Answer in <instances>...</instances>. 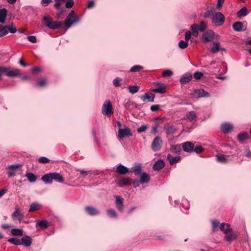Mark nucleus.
<instances>
[{
  "label": "nucleus",
  "mask_w": 251,
  "mask_h": 251,
  "mask_svg": "<svg viewBox=\"0 0 251 251\" xmlns=\"http://www.w3.org/2000/svg\"><path fill=\"white\" fill-rule=\"evenodd\" d=\"M45 25L50 29H56L62 26L67 28L70 27L73 24L79 21L78 17L75 14V11L72 10L65 19L64 23L57 21H52V18L50 16H45L43 18Z\"/></svg>",
  "instance_id": "obj_1"
},
{
  "label": "nucleus",
  "mask_w": 251,
  "mask_h": 251,
  "mask_svg": "<svg viewBox=\"0 0 251 251\" xmlns=\"http://www.w3.org/2000/svg\"><path fill=\"white\" fill-rule=\"evenodd\" d=\"M21 73V70L18 69L11 70L10 68L0 66V80L2 79L1 76L3 74L9 77H13L19 75Z\"/></svg>",
  "instance_id": "obj_2"
},
{
  "label": "nucleus",
  "mask_w": 251,
  "mask_h": 251,
  "mask_svg": "<svg viewBox=\"0 0 251 251\" xmlns=\"http://www.w3.org/2000/svg\"><path fill=\"white\" fill-rule=\"evenodd\" d=\"M112 105L109 100H106L104 101L102 106L101 111L103 114L109 116L113 114Z\"/></svg>",
  "instance_id": "obj_3"
},
{
  "label": "nucleus",
  "mask_w": 251,
  "mask_h": 251,
  "mask_svg": "<svg viewBox=\"0 0 251 251\" xmlns=\"http://www.w3.org/2000/svg\"><path fill=\"white\" fill-rule=\"evenodd\" d=\"M213 22L217 26L222 25L225 22V16L220 12H215L214 15L212 17Z\"/></svg>",
  "instance_id": "obj_4"
},
{
  "label": "nucleus",
  "mask_w": 251,
  "mask_h": 251,
  "mask_svg": "<svg viewBox=\"0 0 251 251\" xmlns=\"http://www.w3.org/2000/svg\"><path fill=\"white\" fill-rule=\"evenodd\" d=\"M214 38V32L212 30H208L205 32L201 36V41L206 44L213 40Z\"/></svg>",
  "instance_id": "obj_5"
},
{
  "label": "nucleus",
  "mask_w": 251,
  "mask_h": 251,
  "mask_svg": "<svg viewBox=\"0 0 251 251\" xmlns=\"http://www.w3.org/2000/svg\"><path fill=\"white\" fill-rule=\"evenodd\" d=\"M153 85L156 88L152 90L153 92L159 94H164L166 93V86L164 83L156 82L153 83Z\"/></svg>",
  "instance_id": "obj_6"
},
{
  "label": "nucleus",
  "mask_w": 251,
  "mask_h": 251,
  "mask_svg": "<svg viewBox=\"0 0 251 251\" xmlns=\"http://www.w3.org/2000/svg\"><path fill=\"white\" fill-rule=\"evenodd\" d=\"M132 135V134L128 127L119 128L118 130V137L120 138H123L126 136H131Z\"/></svg>",
  "instance_id": "obj_7"
},
{
  "label": "nucleus",
  "mask_w": 251,
  "mask_h": 251,
  "mask_svg": "<svg viewBox=\"0 0 251 251\" xmlns=\"http://www.w3.org/2000/svg\"><path fill=\"white\" fill-rule=\"evenodd\" d=\"M162 140L159 136L156 137L151 144V149L153 151H158L161 149Z\"/></svg>",
  "instance_id": "obj_8"
},
{
  "label": "nucleus",
  "mask_w": 251,
  "mask_h": 251,
  "mask_svg": "<svg viewBox=\"0 0 251 251\" xmlns=\"http://www.w3.org/2000/svg\"><path fill=\"white\" fill-rule=\"evenodd\" d=\"M194 96L197 98H207L210 96V94L203 89H196L194 93Z\"/></svg>",
  "instance_id": "obj_9"
},
{
  "label": "nucleus",
  "mask_w": 251,
  "mask_h": 251,
  "mask_svg": "<svg viewBox=\"0 0 251 251\" xmlns=\"http://www.w3.org/2000/svg\"><path fill=\"white\" fill-rule=\"evenodd\" d=\"M183 150L186 152H190L193 151L194 144L191 142H186L182 144Z\"/></svg>",
  "instance_id": "obj_10"
},
{
  "label": "nucleus",
  "mask_w": 251,
  "mask_h": 251,
  "mask_svg": "<svg viewBox=\"0 0 251 251\" xmlns=\"http://www.w3.org/2000/svg\"><path fill=\"white\" fill-rule=\"evenodd\" d=\"M192 79V75L191 73H186L184 74L180 79V82L181 84H184L189 82Z\"/></svg>",
  "instance_id": "obj_11"
},
{
  "label": "nucleus",
  "mask_w": 251,
  "mask_h": 251,
  "mask_svg": "<svg viewBox=\"0 0 251 251\" xmlns=\"http://www.w3.org/2000/svg\"><path fill=\"white\" fill-rule=\"evenodd\" d=\"M165 162L162 159H159L155 162L153 166V169L155 171H159L164 167Z\"/></svg>",
  "instance_id": "obj_12"
},
{
  "label": "nucleus",
  "mask_w": 251,
  "mask_h": 251,
  "mask_svg": "<svg viewBox=\"0 0 251 251\" xmlns=\"http://www.w3.org/2000/svg\"><path fill=\"white\" fill-rule=\"evenodd\" d=\"M181 157L180 156H173L170 154L167 155V159L169 161L170 164L171 165L179 162L180 160Z\"/></svg>",
  "instance_id": "obj_13"
},
{
  "label": "nucleus",
  "mask_w": 251,
  "mask_h": 251,
  "mask_svg": "<svg viewBox=\"0 0 251 251\" xmlns=\"http://www.w3.org/2000/svg\"><path fill=\"white\" fill-rule=\"evenodd\" d=\"M41 179L46 184H51L52 182L53 178L52 173L45 174L41 177Z\"/></svg>",
  "instance_id": "obj_14"
},
{
  "label": "nucleus",
  "mask_w": 251,
  "mask_h": 251,
  "mask_svg": "<svg viewBox=\"0 0 251 251\" xmlns=\"http://www.w3.org/2000/svg\"><path fill=\"white\" fill-rule=\"evenodd\" d=\"M132 183V180L128 177H122L119 180V186L121 187L125 185H129Z\"/></svg>",
  "instance_id": "obj_15"
},
{
  "label": "nucleus",
  "mask_w": 251,
  "mask_h": 251,
  "mask_svg": "<svg viewBox=\"0 0 251 251\" xmlns=\"http://www.w3.org/2000/svg\"><path fill=\"white\" fill-rule=\"evenodd\" d=\"M85 209L86 212L91 216H95L99 214L100 213L98 210L90 206H86Z\"/></svg>",
  "instance_id": "obj_16"
},
{
  "label": "nucleus",
  "mask_w": 251,
  "mask_h": 251,
  "mask_svg": "<svg viewBox=\"0 0 251 251\" xmlns=\"http://www.w3.org/2000/svg\"><path fill=\"white\" fill-rule=\"evenodd\" d=\"M22 244H23L26 247H29L32 243V239L28 236H25L21 239Z\"/></svg>",
  "instance_id": "obj_17"
},
{
  "label": "nucleus",
  "mask_w": 251,
  "mask_h": 251,
  "mask_svg": "<svg viewBox=\"0 0 251 251\" xmlns=\"http://www.w3.org/2000/svg\"><path fill=\"white\" fill-rule=\"evenodd\" d=\"M140 183L141 184L148 183L150 180V176L147 173H143L140 174Z\"/></svg>",
  "instance_id": "obj_18"
},
{
  "label": "nucleus",
  "mask_w": 251,
  "mask_h": 251,
  "mask_svg": "<svg viewBox=\"0 0 251 251\" xmlns=\"http://www.w3.org/2000/svg\"><path fill=\"white\" fill-rule=\"evenodd\" d=\"M117 172L121 175H125L129 172V169L123 165H119L117 167Z\"/></svg>",
  "instance_id": "obj_19"
},
{
  "label": "nucleus",
  "mask_w": 251,
  "mask_h": 251,
  "mask_svg": "<svg viewBox=\"0 0 251 251\" xmlns=\"http://www.w3.org/2000/svg\"><path fill=\"white\" fill-rule=\"evenodd\" d=\"M221 50L220 43L218 42H214L213 46L211 48L210 51L213 53H215Z\"/></svg>",
  "instance_id": "obj_20"
},
{
  "label": "nucleus",
  "mask_w": 251,
  "mask_h": 251,
  "mask_svg": "<svg viewBox=\"0 0 251 251\" xmlns=\"http://www.w3.org/2000/svg\"><path fill=\"white\" fill-rule=\"evenodd\" d=\"M52 176L53 179L56 181L63 182L64 181V178L59 173L56 172L52 173Z\"/></svg>",
  "instance_id": "obj_21"
},
{
  "label": "nucleus",
  "mask_w": 251,
  "mask_h": 251,
  "mask_svg": "<svg viewBox=\"0 0 251 251\" xmlns=\"http://www.w3.org/2000/svg\"><path fill=\"white\" fill-rule=\"evenodd\" d=\"M233 128L232 126L228 124H225L222 125L221 130L225 133L229 132Z\"/></svg>",
  "instance_id": "obj_22"
},
{
  "label": "nucleus",
  "mask_w": 251,
  "mask_h": 251,
  "mask_svg": "<svg viewBox=\"0 0 251 251\" xmlns=\"http://www.w3.org/2000/svg\"><path fill=\"white\" fill-rule=\"evenodd\" d=\"M7 11L5 8L0 10V23H4L7 16Z\"/></svg>",
  "instance_id": "obj_23"
},
{
  "label": "nucleus",
  "mask_w": 251,
  "mask_h": 251,
  "mask_svg": "<svg viewBox=\"0 0 251 251\" xmlns=\"http://www.w3.org/2000/svg\"><path fill=\"white\" fill-rule=\"evenodd\" d=\"M186 117L190 122H192L196 120L197 116L195 111H192L188 112L186 114Z\"/></svg>",
  "instance_id": "obj_24"
},
{
  "label": "nucleus",
  "mask_w": 251,
  "mask_h": 251,
  "mask_svg": "<svg viewBox=\"0 0 251 251\" xmlns=\"http://www.w3.org/2000/svg\"><path fill=\"white\" fill-rule=\"evenodd\" d=\"M238 139L240 142H243L245 140L248 139L249 137V135L246 132H241L238 135Z\"/></svg>",
  "instance_id": "obj_25"
},
{
  "label": "nucleus",
  "mask_w": 251,
  "mask_h": 251,
  "mask_svg": "<svg viewBox=\"0 0 251 251\" xmlns=\"http://www.w3.org/2000/svg\"><path fill=\"white\" fill-rule=\"evenodd\" d=\"M233 29L237 31H241L242 30L243 23L241 22H237L232 25Z\"/></svg>",
  "instance_id": "obj_26"
},
{
  "label": "nucleus",
  "mask_w": 251,
  "mask_h": 251,
  "mask_svg": "<svg viewBox=\"0 0 251 251\" xmlns=\"http://www.w3.org/2000/svg\"><path fill=\"white\" fill-rule=\"evenodd\" d=\"M164 128L167 135L173 134L176 132V128L174 126H165Z\"/></svg>",
  "instance_id": "obj_27"
},
{
  "label": "nucleus",
  "mask_w": 251,
  "mask_h": 251,
  "mask_svg": "<svg viewBox=\"0 0 251 251\" xmlns=\"http://www.w3.org/2000/svg\"><path fill=\"white\" fill-rule=\"evenodd\" d=\"M207 28V23L203 21L200 22V24H198V28L200 32H204Z\"/></svg>",
  "instance_id": "obj_28"
},
{
  "label": "nucleus",
  "mask_w": 251,
  "mask_h": 251,
  "mask_svg": "<svg viewBox=\"0 0 251 251\" xmlns=\"http://www.w3.org/2000/svg\"><path fill=\"white\" fill-rule=\"evenodd\" d=\"M132 170L131 172H133L135 176H139L141 174L142 166L141 165L138 164L136 165L134 168H132Z\"/></svg>",
  "instance_id": "obj_29"
},
{
  "label": "nucleus",
  "mask_w": 251,
  "mask_h": 251,
  "mask_svg": "<svg viewBox=\"0 0 251 251\" xmlns=\"http://www.w3.org/2000/svg\"><path fill=\"white\" fill-rule=\"evenodd\" d=\"M26 176L30 182H34L37 180V176L32 173H26Z\"/></svg>",
  "instance_id": "obj_30"
},
{
  "label": "nucleus",
  "mask_w": 251,
  "mask_h": 251,
  "mask_svg": "<svg viewBox=\"0 0 251 251\" xmlns=\"http://www.w3.org/2000/svg\"><path fill=\"white\" fill-rule=\"evenodd\" d=\"M237 235L235 233H230L228 234H226L225 236V238L226 241L231 242L233 240L236 239Z\"/></svg>",
  "instance_id": "obj_31"
},
{
  "label": "nucleus",
  "mask_w": 251,
  "mask_h": 251,
  "mask_svg": "<svg viewBox=\"0 0 251 251\" xmlns=\"http://www.w3.org/2000/svg\"><path fill=\"white\" fill-rule=\"evenodd\" d=\"M37 226L44 229L47 228L49 226L48 222L46 220L39 221L36 224V226Z\"/></svg>",
  "instance_id": "obj_32"
},
{
  "label": "nucleus",
  "mask_w": 251,
  "mask_h": 251,
  "mask_svg": "<svg viewBox=\"0 0 251 251\" xmlns=\"http://www.w3.org/2000/svg\"><path fill=\"white\" fill-rule=\"evenodd\" d=\"M8 241L10 243L15 245H22V242L21 240L16 237L9 238L8 240Z\"/></svg>",
  "instance_id": "obj_33"
},
{
  "label": "nucleus",
  "mask_w": 251,
  "mask_h": 251,
  "mask_svg": "<svg viewBox=\"0 0 251 251\" xmlns=\"http://www.w3.org/2000/svg\"><path fill=\"white\" fill-rule=\"evenodd\" d=\"M248 12L246 7L242 8L237 13V16L238 17H245L247 15Z\"/></svg>",
  "instance_id": "obj_34"
},
{
  "label": "nucleus",
  "mask_w": 251,
  "mask_h": 251,
  "mask_svg": "<svg viewBox=\"0 0 251 251\" xmlns=\"http://www.w3.org/2000/svg\"><path fill=\"white\" fill-rule=\"evenodd\" d=\"M11 234L13 236H22L23 230L20 229L13 228L11 230Z\"/></svg>",
  "instance_id": "obj_35"
},
{
  "label": "nucleus",
  "mask_w": 251,
  "mask_h": 251,
  "mask_svg": "<svg viewBox=\"0 0 251 251\" xmlns=\"http://www.w3.org/2000/svg\"><path fill=\"white\" fill-rule=\"evenodd\" d=\"M40 205L38 203H33L30 205L29 212H33L40 209Z\"/></svg>",
  "instance_id": "obj_36"
},
{
  "label": "nucleus",
  "mask_w": 251,
  "mask_h": 251,
  "mask_svg": "<svg viewBox=\"0 0 251 251\" xmlns=\"http://www.w3.org/2000/svg\"><path fill=\"white\" fill-rule=\"evenodd\" d=\"M181 150V145L177 144L175 146H172L171 148V151L174 153H177Z\"/></svg>",
  "instance_id": "obj_37"
},
{
  "label": "nucleus",
  "mask_w": 251,
  "mask_h": 251,
  "mask_svg": "<svg viewBox=\"0 0 251 251\" xmlns=\"http://www.w3.org/2000/svg\"><path fill=\"white\" fill-rule=\"evenodd\" d=\"M128 89L129 92L130 93L135 94L139 91L140 88L137 86L134 85V86H128Z\"/></svg>",
  "instance_id": "obj_38"
},
{
  "label": "nucleus",
  "mask_w": 251,
  "mask_h": 251,
  "mask_svg": "<svg viewBox=\"0 0 251 251\" xmlns=\"http://www.w3.org/2000/svg\"><path fill=\"white\" fill-rule=\"evenodd\" d=\"M1 27H2V28L0 30V37L5 36L8 33L7 26H6V25L4 26H3L2 25H0V29Z\"/></svg>",
  "instance_id": "obj_39"
},
{
  "label": "nucleus",
  "mask_w": 251,
  "mask_h": 251,
  "mask_svg": "<svg viewBox=\"0 0 251 251\" xmlns=\"http://www.w3.org/2000/svg\"><path fill=\"white\" fill-rule=\"evenodd\" d=\"M7 26L8 32L9 31L11 33H15L17 31V29L15 25L13 23H12L11 25H6Z\"/></svg>",
  "instance_id": "obj_40"
},
{
  "label": "nucleus",
  "mask_w": 251,
  "mask_h": 251,
  "mask_svg": "<svg viewBox=\"0 0 251 251\" xmlns=\"http://www.w3.org/2000/svg\"><path fill=\"white\" fill-rule=\"evenodd\" d=\"M108 215L112 218H116L117 217V214L116 211L113 209H109L107 211Z\"/></svg>",
  "instance_id": "obj_41"
},
{
  "label": "nucleus",
  "mask_w": 251,
  "mask_h": 251,
  "mask_svg": "<svg viewBox=\"0 0 251 251\" xmlns=\"http://www.w3.org/2000/svg\"><path fill=\"white\" fill-rule=\"evenodd\" d=\"M188 46V43L186 41L181 40L178 43V47L182 49L186 48Z\"/></svg>",
  "instance_id": "obj_42"
},
{
  "label": "nucleus",
  "mask_w": 251,
  "mask_h": 251,
  "mask_svg": "<svg viewBox=\"0 0 251 251\" xmlns=\"http://www.w3.org/2000/svg\"><path fill=\"white\" fill-rule=\"evenodd\" d=\"M214 10H209L206 11L204 14H203V17L204 18H208L210 17H213L214 15Z\"/></svg>",
  "instance_id": "obj_43"
},
{
  "label": "nucleus",
  "mask_w": 251,
  "mask_h": 251,
  "mask_svg": "<svg viewBox=\"0 0 251 251\" xmlns=\"http://www.w3.org/2000/svg\"><path fill=\"white\" fill-rule=\"evenodd\" d=\"M143 67L140 65L133 66L131 69L130 71L131 72H136L141 71L143 69Z\"/></svg>",
  "instance_id": "obj_44"
},
{
  "label": "nucleus",
  "mask_w": 251,
  "mask_h": 251,
  "mask_svg": "<svg viewBox=\"0 0 251 251\" xmlns=\"http://www.w3.org/2000/svg\"><path fill=\"white\" fill-rule=\"evenodd\" d=\"M37 85L40 87H44L46 84V80L45 78H39L37 82Z\"/></svg>",
  "instance_id": "obj_45"
},
{
  "label": "nucleus",
  "mask_w": 251,
  "mask_h": 251,
  "mask_svg": "<svg viewBox=\"0 0 251 251\" xmlns=\"http://www.w3.org/2000/svg\"><path fill=\"white\" fill-rule=\"evenodd\" d=\"M122 79L119 77L115 78L113 81V84L114 86L115 87H119L121 86V82L122 81Z\"/></svg>",
  "instance_id": "obj_46"
},
{
  "label": "nucleus",
  "mask_w": 251,
  "mask_h": 251,
  "mask_svg": "<svg viewBox=\"0 0 251 251\" xmlns=\"http://www.w3.org/2000/svg\"><path fill=\"white\" fill-rule=\"evenodd\" d=\"M144 97L145 99H143L144 101H145V99H148L150 101H154V99L155 98V95L154 94H151V96H150L148 93H146Z\"/></svg>",
  "instance_id": "obj_47"
},
{
  "label": "nucleus",
  "mask_w": 251,
  "mask_h": 251,
  "mask_svg": "<svg viewBox=\"0 0 251 251\" xmlns=\"http://www.w3.org/2000/svg\"><path fill=\"white\" fill-rule=\"evenodd\" d=\"M38 161L42 164H45L49 163L50 160L49 158H47L46 157L42 156L38 158Z\"/></svg>",
  "instance_id": "obj_48"
},
{
  "label": "nucleus",
  "mask_w": 251,
  "mask_h": 251,
  "mask_svg": "<svg viewBox=\"0 0 251 251\" xmlns=\"http://www.w3.org/2000/svg\"><path fill=\"white\" fill-rule=\"evenodd\" d=\"M204 149L201 146H197L195 147L194 146L193 151L197 153H200L203 151Z\"/></svg>",
  "instance_id": "obj_49"
},
{
  "label": "nucleus",
  "mask_w": 251,
  "mask_h": 251,
  "mask_svg": "<svg viewBox=\"0 0 251 251\" xmlns=\"http://www.w3.org/2000/svg\"><path fill=\"white\" fill-rule=\"evenodd\" d=\"M173 72L170 70H167L162 72V76L164 77H170L173 75Z\"/></svg>",
  "instance_id": "obj_50"
},
{
  "label": "nucleus",
  "mask_w": 251,
  "mask_h": 251,
  "mask_svg": "<svg viewBox=\"0 0 251 251\" xmlns=\"http://www.w3.org/2000/svg\"><path fill=\"white\" fill-rule=\"evenodd\" d=\"M225 223H222L221 225V226H220V228L221 230L222 231H224L225 233H227V232H230L231 231V230H232L231 228H228L227 229H225Z\"/></svg>",
  "instance_id": "obj_51"
},
{
  "label": "nucleus",
  "mask_w": 251,
  "mask_h": 251,
  "mask_svg": "<svg viewBox=\"0 0 251 251\" xmlns=\"http://www.w3.org/2000/svg\"><path fill=\"white\" fill-rule=\"evenodd\" d=\"M217 159L221 163H226L227 161V159L223 155L217 156Z\"/></svg>",
  "instance_id": "obj_52"
},
{
  "label": "nucleus",
  "mask_w": 251,
  "mask_h": 251,
  "mask_svg": "<svg viewBox=\"0 0 251 251\" xmlns=\"http://www.w3.org/2000/svg\"><path fill=\"white\" fill-rule=\"evenodd\" d=\"M12 217L14 220H15L16 217H19L21 216V214L18 209H16V210L12 214Z\"/></svg>",
  "instance_id": "obj_53"
},
{
  "label": "nucleus",
  "mask_w": 251,
  "mask_h": 251,
  "mask_svg": "<svg viewBox=\"0 0 251 251\" xmlns=\"http://www.w3.org/2000/svg\"><path fill=\"white\" fill-rule=\"evenodd\" d=\"M66 11L67 10L66 8H64L62 9L56 14V18L59 19L62 15H64L66 12Z\"/></svg>",
  "instance_id": "obj_54"
},
{
  "label": "nucleus",
  "mask_w": 251,
  "mask_h": 251,
  "mask_svg": "<svg viewBox=\"0 0 251 251\" xmlns=\"http://www.w3.org/2000/svg\"><path fill=\"white\" fill-rule=\"evenodd\" d=\"M116 205H119L123 203L124 199L120 196H116Z\"/></svg>",
  "instance_id": "obj_55"
},
{
  "label": "nucleus",
  "mask_w": 251,
  "mask_h": 251,
  "mask_svg": "<svg viewBox=\"0 0 251 251\" xmlns=\"http://www.w3.org/2000/svg\"><path fill=\"white\" fill-rule=\"evenodd\" d=\"M74 2L73 0H67L66 2L65 7L67 8H70L73 6Z\"/></svg>",
  "instance_id": "obj_56"
},
{
  "label": "nucleus",
  "mask_w": 251,
  "mask_h": 251,
  "mask_svg": "<svg viewBox=\"0 0 251 251\" xmlns=\"http://www.w3.org/2000/svg\"><path fill=\"white\" fill-rule=\"evenodd\" d=\"M203 76V74L201 72H197L194 73V77L196 79H200Z\"/></svg>",
  "instance_id": "obj_57"
},
{
  "label": "nucleus",
  "mask_w": 251,
  "mask_h": 251,
  "mask_svg": "<svg viewBox=\"0 0 251 251\" xmlns=\"http://www.w3.org/2000/svg\"><path fill=\"white\" fill-rule=\"evenodd\" d=\"M27 39L29 41L33 43H35L37 42L36 38L35 36H28Z\"/></svg>",
  "instance_id": "obj_58"
},
{
  "label": "nucleus",
  "mask_w": 251,
  "mask_h": 251,
  "mask_svg": "<svg viewBox=\"0 0 251 251\" xmlns=\"http://www.w3.org/2000/svg\"><path fill=\"white\" fill-rule=\"evenodd\" d=\"M212 226H213V230L214 231L217 230V228L218 227L219 225V222L218 221L214 220V221H212Z\"/></svg>",
  "instance_id": "obj_59"
},
{
  "label": "nucleus",
  "mask_w": 251,
  "mask_h": 251,
  "mask_svg": "<svg viewBox=\"0 0 251 251\" xmlns=\"http://www.w3.org/2000/svg\"><path fill=\"white\" fill-rule=\"evenodd\" d=\"M147 126L146 125H142L140 127L137 129V131L139 133L144 132L146 130Z\"/></svg>",
  "instance_id": "obj_60"
},
{
  "label": "nucleus",
  "mask_w": 251,
  "mask_h": 251,
  "mask_svg": "<svg viewBox=\"0 0 251 251\" xmlns=\"http://www.w3.org/2000/svg\"><path fill=\"white\" fill-rule=\"evenodd\" d=\"M159 127V124L157 123H156L154 124L153 126H152L151 130V133H156L157 131V128Z\"/></svg>",
  "instance_id": "obj_61"
},
{
  "label": "nucleus",
  "mask_w": 251,
  "mask_h": 251,
  "mask_svg": "<svg viewBox=\"0 0 251 251\" xmlns=\"http://www.w3.org/2000/svg\"><path fill=\"white\" fill-rule=\"evenodd\" d=\"M191 29L192 32H194L195 31H199L198 28V24H194L192 25H191Z\"/></svg>",
  "instance_id": "obj_62"
},
{
  "label": "nucleus",
  "mask_w": 251,
  "mask_h": 251,
  "mask_svg": "<svg viewBox=\"0 0 251 251\" xmlns=\"http://www.w3.org/2000/svg\"><path fill=\"white\" fill-rule=\"evenodd\" d=\"M191 33L190 31H187L185 33V41H188L191 38Z\"/></svg>",
  "instance_id": "obj_63"
},
{
  "label": "nucleus",
  "mask_w": 251,
  "mask_h": 251,
  "mask_svg": "<svg viewBox=\"0 0 251 251\" xmlns=\"http://www.w3.org/2000/svg\"><path fill=\"white\" fill-rule=\"evenodd\" d=\"M80 175H81L80 176L83 177L86 176H87L89 174H91L90 173V172H91L90 171H84V170H80Z\"/></svg>",
  "instance_id": "obj_64"
}]
</instances>
